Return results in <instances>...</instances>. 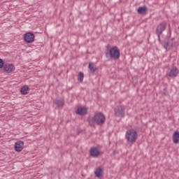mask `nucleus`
Returning <instances> with one entry per match:
<instances>
[{"mask_svg":"<svg viewBox=\"0 0 179 179\" xmlns=\"http://www.w3.org/2000/svg\"><path fill=\"white\" fill-rule=\"evenodd\" d=\"M87 121L90 125L92 128H94L95 124L96 125H103L104 122H106V115L103 114V113L98 112L94 114V115L92 117H88Z\"/></svg>","mask_w":179,"mask_h":179,"instance_id":"nucleus-1","label":"nucleus"},{"mask_svg":"<svg viewBox=\"0 0 179 179\" xmlns=\"http://www.w3.org/2000/svg\"><path fill=\"white\" fill-rule=\"evenodd\" d=\"M125 138L127 142L135 143L136 139H138V132L134 129H130L127 131Z\"/></svg>","mask_w":179,"mask_h":179,"instance_id":"nucleus-2","label":"nucleus"},{"mask_svg":"<svg viewBox=\"0 0 179 179\" xmlns=\"http://www.w3.org/2000/svg\"><path fill=\"white\" fill-rule=\"evenodd\" d=\"M108 55H110V58L112 59H120V57H121V53L120 52V49L117 46L112 47L109 52H106V57L108 58Z\"/></svg>","mask_w":179,"mask_h":179,"instance_id":"nucleus-3","label":"nucleus"},{"mask_svg":"<svg viewBox=\"0 0 179 179\" xmlns=\"http://www.w3.org/2000/svg\"><path fill=\"white\" fill-rule=\"evenodd\" d=\"M167 27V22H163L157 25L155 33L158 36V38H160V35L163 34L164 30Z\"/></svg>","mask_w":179,"mask_h":179,"instance_id":"nucleus-4","label":"nucleus"},{"mask_svg":"<svg viewBox=\"0 0 179 179\" xmlns=\"http://www.w3.org/2000/svg\"><path fill=\"white\" fill-rule=\"evenodd\" d=\"M115 115L116 117H123L125 115V106H117L114 109Z\"/></svg>","mask_w":179,"mask_h":179,"instance_id":"nucleus-5","label":"nucleus"},{"mask_svg":"<svg viewBox=\"0 0 179 179\" xmlns=\"http://www.w3.org/2000/svg\"><path fill=\"white\" fill-rule=\"evenodd\" d=\"M178 73V69L176 66H173L170 69V71L166 73V75L167 76H169V78H177Z\"/></svg>","mask_w":179,"mask_h":179,"instance_id":"nucleus-6","label":"nucleus"},{"mask_svg":"<svg viewBox=\"0 0 179 179\" xmlns=\"http://www.w3.org/2000/svg\"><path fill=\"white\" fill-rule=\"evenodd\" d=\"M24 147V143L22 141H18L15 143L14 149L15 152H22Z\"/></svg>","mask_w":179,"mask_h":179,"instance_id":"nucleus-7","label":"nucleus"},{"mask_svg":"<svg viewBox=\"0 0 179 179\" xmlns=\"http://www.w3.org/2000/svg\"><path fill=\"white\" fill-rule=\"evenodd\" d=\"M24 39L27 43H33L34 41V34L29 32L24 35Z\"/></svg>","mask_w":179,"mask_h":179,"instance_id":"nucleus-8","label":"nucleus"},{"mask_svg":"<svg viewBox=\"0 0 179 179\" xmlns=\"http://www.w3.org/2000/svg\"><path fill=\"white\" fill-rule=\"evenodd\" d=\"M3 69L4 72H7V73H10V72H13V71H15V66H13V64L7 63L4 64Z\"/></svg>","mask_w":179,"mask_h":179,"instance_id":"nucleus-9","label":"nucleus"},{"mask_svg":"<svg viewBox=\"0 0 179 179\" xmlns=\"http://www.w3.org/2000/svg\"><path fill=\"white\" fill-rule=\"evenodd\" d=\"M54 104L58 107V108H62L64 107V104H65V101L64 99H57L53 101Z\"/></svg>","mask_w":179,"mask_h":179,"instance_id":"nucleus-10","label":"nucleus"},{"mask_svg":"<svg viewBox=\"0 0 179 179\" xmlns=\"http://www.w3.org/2000/svg\"><path fill=\"white\" fill-rule=\"evenodd\" d=\"M90 154L92 157H99V156L101 155V152L99 149H97V148H93L91 149Z\"/></svg>","mask_w":179,"mask_h":179,"instance_id":"nucleus-11","label":"nucleus"},{"mask_svg":"<svg viewBox=\"0 0 179 179\" xmlns=\"http://www.w3.org/2000/svg\"><path fill=\"white\" fill-rule=\"evenodd\" d=\"M76 113L78 114V115H86V114H87V108L80 107L77 109Z\"/></svg>","mask_w":179,"mask_h":179,"instance_id":"nucleus-12","label":"nucleus"},{"mask_svg":"<svg viewBox=\"0 0 179 179\" xmlns=\"http://www.w3.org/2000/svg\"><path fill=\"white\" fill-rule=\"evenodd\" d=\"M88 68L91 73H94V72H96L99 69L94 63H90Z\"/></svg>","mask_w":179,"mask_h":179,"instance_id":"nucleus-13","label":"nucleus"},{"mask_svg":"<svg viewBox=\"0 0 179 179\" xmlns=\"http://www.w3.org/2000/svg\"><path fill=\"white\" fill-rule=\"evenodd\" d=\"M146 10H148V7L146 6L139 7L137 10L138 13L140 15H145L146 13Z\"/></svg>","mask_w":179,"mask_h":179,"instance_id":"nucleus-14","label":"nucleus"},{"mask_svg":"<svg viewBox=\"0 0 179 179\" xmlns=\"http://www.w3.org/2000/svg\"><path fill=\"white\" fill-rule=\"evenodd\" d=\"M173 143H179V131H176L173 136Z\"/></svg>","mask_w":179,"mask_h":179,"instance_id":"nucleus-15","label":"nucleus"},{"mask_svg":"<svg viewBox=\"0 0 179 179\" xmlns=\"http://www.w3.org/2000/svg\"><path fill=\"white\" fill-rule=\"evenodd\" d=\"M95 176L96 177H97L98 178H100V177H101L102 174H103V169L101 167H98L95 172Z\"/></svg>","mask_w":179,"mask_h":179,"instance_id":"nucleus-16","label":"nucleus"},{"mask_svg":"<svg viewBox=\"0 0 179 179\" xmlns=\"http://www.w3.org/2000/svg\"><path fill=\"white\" fill-rule=\"evenodd\" d=\"M20 92L22 94H27L29 93V87L24 86L21 88Z\"/></svg>","mask_w":179,"mask_h":179,"instance_id":"nucleus-17","label":"nucleus"},{"mask_svg":"<svg viewBox=\"0 0 179 179\" xmlns=\"http://www.w3.org/2000/svg\"><path fill=\"white\" fill-rule=\"evenodd\" d=\"M85 78V74L83 72H80L78 76V80L79 82H83V79Z\"/></svg>","mask_w":179,"mask_h":179,"instance_id":"nucleus-18","label":"nucleus"},{"mask_svg":"<svg viewBox=\"0 0 179 179\" xmlns=\"http://www.w3.org/2000/svg\"><path fill=\"white\" fill-rule=\"evenodd\" d=\"M171 47H173V45H170V43L169 42L164 43V48H165V50H171Z\"/></svg>","mask_w":179,"mask_h":179,"instance_id":"nucleus-19","label":"nucleus"},{"mask_svg":"<svg viewBox=\"0 0 179 179\" xmlns=\"http://www.w3.org/2000/svg\"><path fill=\"white\" fill-rule=\"evenodd\" d=\"M5 66V64H3V60L2 59H0V69L1 68H3Z\"/></svg>","mask_w":179,"mask_h":179,"instance_id":"nucleus-20","label":"nucleus"}]
</instances>
